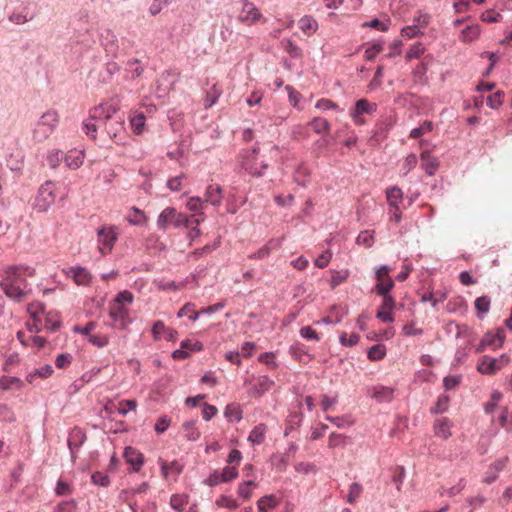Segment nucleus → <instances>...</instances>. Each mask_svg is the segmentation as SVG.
Wrapping results in <instances>:
<instances>
[{
  "instance_id": "f257e3e1",
  "label": "nucleus",
  "mask_w": 512,
  "mask_h": 512,
  "mask_svg": "<svg viewBox=\"0 0 512 512\" xmlns=\"http://www.w3.org/2000/svg\"><path fill=\"white\" fill-rule=\"evenodd\" d=\"M34 275L35 269L33 267L10 266L5 270L0 286L7 297L21 301L30 294L31 288L27 278Z\"/></svg>"
},
{
  "instance_id": "f03ea898",
  "label": "nucleus",
  "mask_w": 512,
  "mask_h": 512,
  "mask_svg": "<svg viewBox=\"0 0 512 512\" xmlns=\"http://www.w3.org/2000/svg\"><path fill=\"white\" fill-rule=\"evenodd\" d=\"M133 294L129 291L119 292L109 304V316L114 321V326L125 330L131 324L132 318L129 306L133 302Z\"/></svg>"
},
{
  "instance_id": "7ed1b4c3",
  "label": "nucleus",
  "mask_w": 512,
  "mask_h": 512,
  "mask_svg": "<svg viewBox=\"0 0 512 512\" xmlns=\"http://www.w3.org/2000/svg\"><path fill=\"white\" fill-rule=\"evenodd\" d=\"M58 123L59 114L56 110L50 109L43 113L33 129V141L35 143L44 142L54 132Z\"/></svg>"
},
{
  "instance_id": "20e7f679",
  "label": "nucleus",
  "mask_w": 512,
  "mask_h": 512,
  "mask_svg": "<svg viewBox=\"0 0 512 512\" xmlns=\"http://www.w3.org/2000/svg\"><path fill=\"white\" fill-rule=\"evenodd\" d=\"M118 240V228L114 225H103L97 230L98 249L101 255L110 254Z\"/></svg>"
},
{
  "instance_id": "39448f33",
  "label": "nucleus",
  "mask_w": 512,
  "mask_h": 512,
  "mask_svg": "<svg viewBox=\"0 0 512 512\" xmlns=\"http://www.w3.org/2000/svg\"><path fill=\"white\" fill-rule=\"evenodd\" d=\"M56 200V184L46 181L38 190L34 206L39 212H46Z\"/></svg>"
},
{
  "instance_id": "423d86ee",
  "label": "nucleus",
  "mask_w": 512,
  "mask_h": 512,
  "mask_svg": "<svg viewBox=\"0 0 512 512\" xmlns=\"http://www.w3.org/2000/svg\"><path fill=\"white\" fill-rule=\"evenodd\" d=\"M188 219L184 214L178 213L173 207H166L157 219V226L160 230H166L169 227L187 226Z\"/></svg>"
},
{
  "instance_id": "0eeeda50",
  "label": "nucleus",
  "mask_w": 512,
  "mask_h": 512,
  "mask_svg": "<svg viewBox=\"0 0 512 512\" xmlns=\"http://www.w3.org/2000/svg\"><path fill=\"white\" fill-rule=\"evenodd\" d=\"M242 167L252 176H261L268 164L259 156L256 149L248 151L242 161Z\"/></svg>"
},
{
  "instance_id": "6e6552de",
  "label": "nucleus",
  "mask_w": 512,
  "mask_h": 512,
  "mask_svg": "<svg viewBox=\"0 0 512 512\" xmlns=\"http://www.w3.org/2000/svg\"><path fill=\"white\" fill-rule=\"evenodd\" d=\"M510 361V358L503 354L499 358H493L490 356H483L477 365V370L482 374L492 375L505 367Z\"/></svg>"
},
{
  "instance_id": "1a4fd4ad",
  "label": "nucleus",
  "mask_w": 512,
  "mask_h": 512,
  "mask_svg": "<svg viewBox=\"0 0 512 512\" xmlns=\"http://www.w3.org/2000/svg\"><path fill=\"white\" fill-rule=\"evenodd\" d=\"M237 20L246 26L255 25L262 20L266 21L260 10L252 2L247 0L243 2L242 9L237 16Z\"/></svg>"
},
{
  "instance_id": "9d476101",
  "label": "nucleus",
  "mask_w": 512,
  "mask_h": 512,
  "mask_svg": "<svg viewBox=\"0 0 512 512\" xmlns=\"http://www.w3.org/2000/svg\"><path fill=\"white\" fill-rule=\"evenodd\" d=\"M391 269L386 266H380L375 273L376 285L375 290L378 295H389V292L394 287V281L390 277Z\"/></svg>"
},
{
  "instance_id": "9b49d317",
  "label": "nucleus",
  "mask_w": 512,
  "mask_h": 512,
  "mask_svg": "<svg viewBox=\"0 0 512 512\" xmlns=\"http://www.w3.org/2000/svg\"><path fill=\"white\" fill-rule=\"evenodd\" d=\"M376 104L370 103L366 99H360L355 103L354 108L350 111V117L356 125H363L365 120L363 114H371L376 110Z\"/></svg>"
},
{
  "instance_id": "f8f14e48",
  "label": "nucleus",
  "mask_w": 512,
  "mask_h": 512,
  "mask_svg": "<svg viewBox=\"0 0 512 512\" xmlns=\"http://www.w3.org/2000/svg\"><path fill=\"white\" fill-rule=\"evenodd\" d=\"M509 462L508 456H503L497 460H495L486 471L483 482L490 485L497 480L499 474L507 467Z\"/></svg>"
},
{
  "instance_id": "ddd939ff",
  "label": "nucleus",
  "mask_w": 512,
  "mask_h": 512,
  "mask_svg": "<svg viewBox=\"0 0 512 512\" xmlns=\"http://www.w3.org/2000/svg\"><path fill=\"white\" fill-rule=\"evenodd\" d=\"M17 339L25 347H31L37 352L44 349L47 346V340L44 337L38 335H28L25 331H18L16 334Z\"/></svg>"
},
{
  "instance_id": "4468645a",
  "label": "nucleus",
  "mask_w": 512,
  "mask_h": 512,
  "mask_svg": "<svg viewBox=\"0 0 512 512\" xmlns=\"http://www.w3.org/2000/svg\"><path fill=\"white\" fill-rule=\"evenodd\" d=\"M383 300L377 311V318L383 322L391 323L394 321L393 309L396 305L395 299L391 295H382Z\"/></svg>"
},
{
  "instance_id": "2eb2a0df",
  "label": "nucleus",
  "mask_w": 512,
  "mask_h": 512,
  "mask_svg": "<svg viewBox=\"0 0 512 512\" xmlns=\"http://www.w3.org/2000/svg\"><path fill=\"white\" fill-rule=\"evenodd\" d=\"M504 339L505 333L501 329H498L495 333L488 332L481 340L478 351H483L485 348L496 350L502 346Z\"/></svg>"
},
{
  "instance_id": "dca6fc26",
  "label": "nucleus",
  "mask_w": 512,
  "mask_h": 512,
  "mask_svg": "<svg viewBox=\"0 0 512 512\" xmlns=\"http://www.w3.org/2000/svg\"><path fill=\"white\" fill-rule=\"evenodd\" d=\"M117 107L113 104L105 103L100 104L90 111L91 120H105L109 121L117 112Z\"/></svg>"
},
{
  "instance_id": "f3484780",
  "label": "nucleus",
  "mask_w": 512,
  "mask_h": 512,
  "mask_svg": "<svg viewBox=\"0 0 512 512\" xmlns=\"http://www.w3.org/2000/svg\"><path fill=\"white\" fill-rule=\"evenodd\" d=\"M123 457L127 464L131 465L133 472H139L144 464L143 454L131 446L125 448Z\"/></svg>"
},
{
  "instance_id": "a211bd4d",
  "label": "nucleus",
  "mask_w": 512,
  "mask_h": 512,
  "mask_svg": "<svg viewBox=\"0 0 512 512\" xmlns=\"http://www.w3.org/2000/svg\"><path fill=\"white\" fill-rule=\"evenodd\" d=\"M159 464L163 477L168 479L169 476H174V481L177 480V477L183 472L184 469V465L181 464L178 460H174L168 463L162 459H159Z\"/></svg>"
},
{
  "instance_id": "6ab92c4d",
  "label": "nucleus",
  "mask_w": 512,
  "mask_h": 512,
  "mask_svg": "<svg viewBox=\"0 0 512 512\" xmlns=\"http://www.w3.org/2000/svg\"><path fill=\"white\" fill-rule=\"evenodd\" d=\"M66 275L74 280L77 285H88L92 279L90 272L83 267H70Z\"/></svg>"
},
{
  "instance_id": "aec40b11",
  "label": "nucleus",
  "mask_w": 512,
  "mask_h": 512,
  "mask_svg": "<svg viewBox=\"0 0 512 512\" xmlns=\"http://www.w3.org/2000/svg\"><path fill=\"white\" fill-rule=\"evenodd\" d=\"M451 426H452V424L448 418H446V417L439 418L434 422V425H433L434 434L437 437H440V438L446 440L452 435Z\"/></svg>"
},
{
  "instance_id": "412c9836",
  "label": "nucleus",
  "mask_w": 512,
  "mask_h": 512,
  "mask_svg": "<svg viewBox=\"0 0 512 512\" xmlns=\"http://www.w3.org/2000/svg\"><path fill=\"white\" fill-rule=\"evenodd\" d=\"M420 159L421 166L426 171V173L429 176L434 175L439 167L438 160L435 157L431 156V154L428 151L422 152Z\"/></svg>"
},
{
  "instance_id": "4be33fe9",
  "label": "nucleus",
  "mask_w": 512,
  "mask_h": 512,
  "mask_svg": "<svg viewBox=\"0 0 512 512\" xmlns=\"http://www.w3.org/2000/svg\"><path fill=\"white\" fill-rule=\"evenodd\" d=\"M85 159V154L80 150H71L65 156L64 161L68 168L70 169H78L82 166Z\"/></svg>"
},
{
  "instance_id": "5701e85b",
  "label": "nucleus",
  "mask_w": 512,
  "mask_h": 512,
  "mask_svg": "<svg viewBox=\"0 0 512 512\" xmlns=\"http://www.w3.org/2000/svg\"><path fill=\"white\" fill-rule=\"evenodd\" d=\"M223 194L222 189L219 185H209L205 192L204 201L212 204L213 206H219L222 202Z\"/></svg>"
},
{
  "instance_id": "b1692460",
  "label": "nucleus",
  "mask_w": 512,
  "mask_h": 512,
  "mask_svg": "<svg viewBox=\"0 0 512 512\" xmlns=\"http://www.w3.org/2000/svg\"><path fill=\"white\" fill-rule=\"evenodd\" d=\"M125 220L131 225L140 226L147 222L148 217L146 216L144 211L136 207H132L127 212Z\"/></svg>"
},
{
  "instance_id": "393cba45",
  "label": "nucleus",
  "mask_w": 512,
  "mask_h": 512,
  "mask_svg": "<svg viewBox=\"0 0 512 512\" xmlns=\"http://www.w3.org/2000/svg\"><path fill=\"white\" fill-rule=\"evenodd\" d=\"M274 385V381L271 380L267 376H260L253 389L251 390V394L255 397L262 396L265 392L269 391L271 387Z\"/></svg>"
},
{
  "instance_id": "a878e982",
  "label": "nucleus",
  "mask_w": 512,
  "mask_h": 512,
  "mask_svg": "<svg viewBox=\"0 0 512 512\" xmlns=\"http://www.w3.org/2000/svg\"><path fill=\"white\" fill-rule=\"evenodd\" d=\"M53 374V368L51 365H45L38 369L31 371L26 376V381L30 384H34L37 378L46 379Z\"/></svg>"
},
{
  "instance_id": "bb28decb",
  "label": "nucleus",
  "mask_w": 512,
  "mask_h": 512,
  "mask_svg": "<svg viewBox=\"0 0 512 512\" xmlns=\"http://www.w3.org/2000/svg\"><path fill=\"white\" fill-rule=\"evenodd\" d=\"M298 26L300 30L308 36L314 34L318 29L317 21L313 17L307 15L303 16L298 21Z\"/></svg>"
},
{
  "instance_id": "cd10ccee",
  "label": "nucleus",
  "mask_w": 512,
  "mask_h": 512,
  "mask_svg": "<svg viewBox=\"0 0 512 512\" xmlns=\"http://www.w3.org/2000/svg\"><path fill=\"white\" fill-rule=\"evenodd\" d=\"M386 197L390 207L400 206L403 201L402 190L396 186L390 187L386 190Z\"/></svg>"
},
{
  "instance_id": "c85d7f7f",
  "label": "nucleus",
  "mask_w": 512,
  "mask_h": 512,
  "mask_svg": "<svg viewBox=\"0 0 512 512\" xmlns=\"http://www.w3.org/2000/svg\"><path fill=\"white\" fill-rule=\"evenodd\" d=\"M60 317L57 312L49 311L44 315L43 328L56 331L60 327Z\"/></svg>"
},
{
  "instance_id": "c756f323",
  "label": "nucleus",
  "mask_w": 512,
  "mask_h": 512,
  "mask_svg": "<svg viewBox=\"0 0 512 512\" xmlns=\"http://www.w3.org/2000/svg\"><path fill=\"white\" fill-rule=\"evenodd\" d=\"M266 431V426L264 424H259L255 426L253 430L250 432L248 440L252 444H262L265 440Z\"/></svg>"
},
{
  "instance_id": "7c9ffc66",
  "label": "nucleus",
  "mask_w": 512,
  "mask_h": 512,
  "mask_svg": "<svg viewBox=\"0 0 512 512\" xmlns=\"http://www.w3.org/2000/svg\"><path fill=\"white\" fill-rule=\"evenodd\" d=\"M256 486L257 484L253 479L243 481L239 483L237 493L244 500H249L252 496V488Z\"/></svg>"
},
{
  "instance_id": "2f4dec72",
  "label": "nucleus",
  "mask_w": 512,
  "mask_h": 512,
  "mask_svg": "<svg viewBox=\"0 0 512 512\" xmlns=\"http://www.w3.org/2000/svg\"><path fill=\"white\" fill-rule=\"evenodd\" d=\"M182 431H183L184 437L188 441H196L200 438V431L195 426V422H193V421L185 422L182 425Z\"/></svg>"
},
{
  "instance_id": "473e14b6",
  "label": "nucleus",
  "mask_w": 512,
  "mask_h": 512,
  "mask_svg": "<svg viewBox=\"0 0 512 512\" xmlns=\"http://www.w3.org/2000/svg\"><path fill=\"white\" fill-rule=\"evenodd\" d=\"M277 505L278 501L274 495L263 496L257 501L259 512H267L268 510L275 508Z\"/></svg>"
},
{
  "instance_id": "72a5a7b5",
  "label": "nucleus",
  "mask_w": 512,
  "mask_h": 512,
  "mask_svg": "<svg viewBox=\"0 0 512 512\" xmlns=\"http://www.w3.org/2000/svg\"><path fill=\"white\" fill-rule=\"evenodd\" d=\"M222 90L217 86V84H214L212 88L207 91L205 99H204V106L206 109L212 107L218 100V98L221 96Z\"/></svg>"
},
{
  "instance_id": "f704fd0d",
  "label": "nucleus",
  "mask_w": 512,
  "mask_h": 512,
  "mask_svg": "<svg viewBox=\"0 0 512 512\" xmlns=\"http://www.w3.org/2000/svg\"><path fill=\"white\" fill-rule=\"evenodd\" d=\"M32 317V321H28L26 323V328L28 331V335H33L38 333L41 330L42 327V319H40V315L36 313V311H31L29 309Z\"/></svg>"
},
{
  "instance_id": "c9c22d12",
  "label": "nucleus",
  "mask_w": 512,
  "mask_h": 512,
  "mask_svg": "<svg viewBox=\"0 0 512 512\" xmlns=\"http://www.w3.org/2000/svg\"><path fill=\"white\" fill-rule=\"evenodd\" d=\"M225 417L230 421L239 422L242 419V409L239 404L231 403L225 408Z\"/></svg>"
},
{
  "instance_id": "e433bc0d",
  "label": "nucleus",
  "mask_w": 512,
  "mask_h": 512,
  "mask_svg": "<svg viewBox=\"0 0 512 512\" xmlns=\"http://www.w3.org/2000/svg\"><path fill=\"white\" fill-rule=\"evenodd\" d=\"M189 496L187 494H173L170 498V505L174 510L183 511L184 506L188 504Z\"/></svg>"
},
{
  "instance_id": "4c0bfd02",
  "label": "nucleus",
  "mask_w": 512,
  "mask_h": 512,
  "mask_svg": "<svg viewBox=\"0 0 512 512\" xmlns=\"http://www.w3.org/2000/svg\"><path fill=\"white\" fill-rule=\"evenodd\" d=\"M309 125L313 128L315 133L320 134L322 132H326L330 130V123L321 117H315L310 122Z\"/></svg>"
},
{
  "instance_id": "58836bf2",
  "label": "nucleus",
  "mask_w": 512,
  "mask_h": 512,
  "mask_svg": "<svg viewBox=\"0 0 512 512\" xmlns=\"http://www.w3.org/2000/svg\"><path fill=\"white\" fill-rule=\"evenodd\" d=\"M385 355H386V349H385V346L382 344L373 345L368 350V354H367L368 359L371 361H379V360L383 359Z\"/></svg>"
},
{
  "instance_id": "ea45409f",
  "label": "nucleus",
  "mask_w": 512,
  "mask_h": 512,
  "mask_svg": "<svg viewBox=\"0 0 512 512\" xmlns=\"http://www.w3.org/2000/svg\"><path fill=\"white\" fill-rule=\"evenodd\" d=\"M432 130L433 123L431 121H424L419 127L411 130L410 137L413 139H417L427 133H430Z\"/></svg>"
},
{
  "instance_id": "a19ab883",
  "label": "nucleus",
  "mask_w": 512,
  "mask_h": 512,
  "mask_svg": "<svg viewBox=\"0 0 512 512\" xmlns=\"http://www.w3.org/2000/svg\"><path fill=\"white\" fill-rule=\"evenodd\" d=\"M130 124H131V127L133 129V131L136 133V134H141L143 132V129H144V125H145V116L143 113H136L135 115H133L130 119Z\"/></svg>"
},
{
  "instance_id": "79ce46f5",
  "label": "nucleus",
  "mask_w": 512,
  "mask_h": 512,
  "mask_svg": "<svg viewBox=\"0 0 512 512\" xmlns=\"http://www.w3.org/2000/svg\"><path fill=\"white\" fill-rule=\"evenodd\" d=\"M356 242L358 245H363L366 248H370L374 244V231L365 230L360 232Z\"/></svg>"
},
{
  "instance_id": "37998d69",
  "label": "nucleus",
  "mask_w": 512,
  "mask_h": 512,
  "mask_svg": "<svg viewBox=\"0 0 512 512\" xmlns=\"http://www.w3.org/2000/svg\"><path fill=\"white\" fill-rule=\"evenodd\" d=\"M215 504L219 507H224L231 510H235L239 506L238 502L235 499L226 495H220L216 499Z\"/></svg>"
},
{
  "instance_id": "c03bdc74",
  "label": "nucleus",
  "mask_w": 512,
  "mask_h": 512,
  "mask_svg": "<svg viewBox=\"0 0 512 512\" xmlns=\"http://www.w3.org/2000/svg\"><path fill=\"white\" fill-rule=\"evenodd\" d=\"M178 317L188 316L191 320L195 321L198 319L200 313L195 311V305L192 303L185 304L179 311Z\"/></svg>"
},
{
  "instance_id": "a18cd8bd",
  "label": "nucleus",
  "mask_w": 512,
  "mask_h": 512,
  "mask_svg": "<svg viewBox=\"0 0 512 512\" xmlns=\"http://www.w3.org/2000/svg\"><path fill=\"white\" fill-rule=\"evenodd\" d=\"M0 386L4 390H8L15 386L17 389H21L23 387V382L17 377H3L0 380Z\"/></svg>"
},
{
  "instance_id": "49530a36",
  "label": "nucleus",
  "mask_w": 512,
  "mask_h": 512,
  "mask_svg": "<svg viewBox=\"0 0 512 512\" xmlns=\"http://www.w3.org/2000/svg\"><path fill=\"white\" fill-rule=\"evenodd\" d=\"M450 398L447 395L439 396L434 407L431 408V413L439 414L444 413L448 409Z\"/></svg>"
},
{
  "instance_id": "de8ad7c7",
  "label": "nucleus",
  "mask_w": 512,
  "mask_h": 512,
  "mask_svg": "<svg viewBox=\"0 0 512 512\" xmlns=\"http://www.w3.org/2000/svg\"><path fill=\"white\" fill-rule=\"evenodd\" d=\"M383 50V45L381 43H373L369 47L366 48L364 57L368 61L374 60L379 53Z\"/></svg>"
},
{
  "instance_id": "09e8293b",
  "label": "nucleus",
  "mask_w": 512,
  "mask_h": 512,
  "mask_svg": "<svg viewBox=\"0 0 512 512\" xmlns=\"http://www.w3.org/2000/svg\"><path fill=\"white\" fill-rule=\"evenodd\" d=\"M359 339L360 337L356 333H351L348 335L346 332H342L339 337L340 343L346 347H352L356 345L359 342Z\"/></svg>"
},
{
  "instance_id": "8fccbe9b",
  "label": "nucleus",
  "mask_w": 512,
  "mask_h": 512,
  "mask_svg": "<svg viewBox=\"0 0 512 512\" xmlns=\"http://www.w3.org/2000/svg\"><path fill=\"white\" fill-rule=\"evenodd\" d=\"M137 402L135 400H122L117 405V411L119 414L125 416L129 411L135 410Z\"/></svg>"
},
{
  "instance_id": "3c124183",
  "label": "nucleus",
  "mask_w": 512,
  "mask_h": 512,
  "mask_svg": "<svg viewBox=\"0 0 512 512\" xmlns=\"http://www.w3.org/2000/svg\"><path fill=\"white\" fill-rule=\"evenodd\" d=\"M479 28L477 26H467L462 30L461 37L463 41L470 42L479 36Z\"/></svg>"
},
{
  "instance_id": "603ef678",
  "label": "nucleus",
  "mask_w": 512,
  "mask_h": 512,
  "mask_svg": "<svg viewBox=\"0 0 512 512\" xmlns=\"http://www.w3.org/2000/svg\"><path fill=\"white\" fill-rule=\"evenodd\" d=\"M221 477H223L224 481L230 482L238 477V468L236 466L227 465L222 470H220Z\"/></svg>"
},
{
  "instance_id": "864d4df0",
  "label": "nucleus",
  "mask_w": 512,
  "mask_h": 512,
  "mask_svg": "<svg viewBox=\"0 0 512 512\" xmlns=\"http://www.w3.org/2000/svg\"><path fill=\"white\" fill-rule=\"evenodd\" d=\"M393 390L388 387H381L379 390L375 391L373 394V398H375L379 402L390 401L392 399Z\"/></svg>"
},
{
  "instance_id": "5fc2aeb1",
  "label": "nucleus",
  "mask_w": 512,
  "mask_h": 512,
  "mask_svg": "<svg viewBox=\"0 0 512 512\" xmlns=\"http://www.w3.org/2000/svg\"><path fill=\"white\" fill-rule=\"evenodd\" d=\"M425 52V47L422 43H415L406 53V59L412 60L419 58Z\"/></svg>"
},
{
  "instance_id": "6e6d98bb",
  "label": "nucleus",
  "mask_w": 512,
  "mask_h": 512,
  "mask_svg": "<svg viewBox=\"0 0 512 512\" xmlns=\"http://www.w3.org/2000/svg\"><path fill=\"white\" fill-rule=\"evenodd\" d=\"M504 98V92L497 91L496 93L487 97V104L492 109H498L502 103Z\"/></svg>"
},
{
  "instance_id": "4d7b16f0",
  "label": "nucleus",
  "mask_w": 512,
  "mask_h": 512,
  "mask_svg": "<svg viewBox=\"0 0 512 512\" xmlns=\"http://www.w3.org/2000/svg\"><path fill=\"white\" fill-rule=\"evenodd\" d=\"M490 298L487 296L479 297L475 300V308L479 313L485 314L490 309Z\"/></svg>"
},
{
  "instance_id": "13d9d810",
  "label": "nucleus",
  "mask_w": 512,
  "mask_h": 512,
  "mask_svg": "<svg viewBox=\"0 0 512 512\" xmlns=\"http://www.w3.org/2000/svg\"><path fill=\"white\" fill-rule=\"evenodd\" d=\"M88 341L98 348H103L108 345L109 337L105 334L90 335Z\"/></svg>"
},
{
  "instance_id": "bf43d9fd",
  "label": "nucleus",
  "mask_w": 512,
  "mask_h": 512,
  "mask_svg": "<svg viewBox=\"0 0 512 512\" xmlns=\"http://www.w3.org/2000/svg\"><path fill=\"white\" fill-rule=\"evenodd\" d=\"M362 493V486L359 483H352L349 488L347 501L351 504L355 503Z\"/></svg>"
},
{
  "instance_id": "052dcab7",
  "label": "nucleus",
  "mask_w": 512,
  "mask_h": 512,
  "mask_svg": "<svg viewBox=\"0 0 512 512\" xmlns=\"http://www.w3.org/2000/svg\"><path fill=\"white\" fill-rule=\"evenodd\" d=\"M105 128L111 138H116L117 135L123 130V123L120 120L106 123Z\"/></svg>"
},
{
  "instance_id": "680f3d73",
  "label": "nucleus",
  "mask_w": 512,
  "mask_h": 512,
  "mask_svg": "<svg viewBox=\"0 0 512 512\" xmlns=\"http://www.w3.org/2000/svg\"><path fill=\"white\" fill-rule=\"evenodd\" d=\"M401 34L407 38H414L423 34L422 30L416 24L406 26L401 30Z\"/></svg>"
},
{
  "instance_id": "e2e57ef3",
  "label": "nucleus",
  "mask_w": 512,
  "mask_h": 512,
  "mask_svg": "<svg viewBox=\"0 0 512 512\" xmlns=\"http://www.w3.org/2000/svg\"><path fill=\"white\" fill-rule=\"evenodd\" d=\"M72 362V356L68 353L60 354L55 359V365L58 369L67 368Z\"/></svg>"
},
{
  "instance_id": "0e129e2a",
  "label": "nucleus",
  "mask_w": 512,
  "mask_h": 512,
  "mask_svg": "<svg viewBox=\"0 0 512 512\" xmlns=\"http://www.w3.org/2000/svg\"><path fill=\"white\" fill-rule=\"evenodd\" d=\"M166 329L167 327L165 326L164 322L160 320L156 321L151 330L154 340L157 341L161 339V337L164 336Z\"/></svg>"
},
{
  "instance_id": "69168bd1",
  "label": "nucleus",
  "mask_w": 512,
  "mask_h": 512,
  "mask_svg": "<svg viewBox=\"0 0 512 512\" xmlns=\"http://www.w3.org/2000/svg\"><path fill=\"white\" fill-rule=\"evenodd\" d=\"M91 480L95 485L107 487L110 483V479L107 475L102 472H95L91 476Z\"/></svg>"
},
{
  "instance_id": "338daca9",
  "label": "nucleus",
  "mask_w": 512,
  "mask_h": 512,
  "mask_svg": "<svg viewBox=\"0 0 512 512\" xmlns=\"http://www.w3.org/2000/svg\"><path fill=\"white\" fill-rule=\"evenodd\" d=\"M170 422H171V420L168 416H166V415L161 416L160 418H158V420L155 423V431L158 434L165 432L168 429Z\"/></svg>"
},
{
  "instance_id": "774afa93",
  "label": "nucleus",
  "mask_w": 512,
  "mask_h": 512,
  "mask_svg": "<svg viewBox=\"0 0 512 512\" xmlns=\"http://www.w3.org/2000/svg\"><path fill=\"white\" fill-rule=\"evenodd\" d=\"M499 422L506 430H512V415L504 409L499 417Z\"/></svg>"
}]
</instances>
